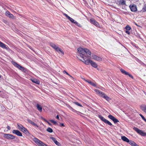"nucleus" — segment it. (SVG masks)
Returning a JSON list of instances; mask_svg holds the SVG:
<instances>
[{
    "label": "nucleus",
    "mask_w": 146,
    "mask_h": 146,
    "mask_svg": "<svg viewBox=\"0 0 146 146\" xmlns=\"http://www.w3.org/2000/svg\"><path fill=\"white\" fill-rule=\"evenodd\" d=\"M77 50L78 52L80 54V56L82 58L84 56L88 57L91 55V52L87 48H79Z\"/></svg>",
    "instance_id": "obj_1"
},
{
    "label": "nucleus",
    "mask_w": 146,
    "mask_h": 146,
    "mask_svg": "<svg viewBox=\"0 0 146 146\" xmlns=\"http://www.w3.org/2000/svg\"><path fill=\"white\" fill-rule=\"evenodd\" d=\"M94 91L99 96L103 97L107 101H109L110 100V98L106 94H105L104 92L98 89H95Z\"/></svg>",
    "instance_id": "obj_2"
},
{
    "label": "nucleus",
    "mask_w": 146,
    "mask_h": 146,
    "mask_svg": "<svg viewBox=\"0 0 146 146\" xmlns=\"http://www.w3.org/2000/svg\"><path fill=\"white\" fill-rule=\"evenodd\" d=\"M50 45L59 54H61L62 55H64V53L63 51L60 48H59L56 45L53 43H50Z\"/></svg>",
    "instance_id": "obj_3"
},
{
    "label": "nucleus",
    "mask_w": 146,
    "mask_h": 146,
    "mask_svg": "<svg viewBox=\"0 0 146 146\" xmlns=\"http://www.w3.org/2000/svg\"><path fill=\"white\" fill-rule=\"evenodd\" d=\"M33 140L34 141L38 146H48L46 144L43 143L40 140L34 137Z\"/></svg>",
    "instance_id": "obj_4"
},
{
    "label": "nucleus",
    "mask_w": 146,
    "mask_h": 146,
    "mask_svg": "<svg viewBox=\"0 0 146 146\" xmlns=\"http://www.w3.org/2000/svg\"><path fill=\"white\" fill-rule=\"evenodd\" d=\"M12 64L15 67H17L20 70L23 72H25L26 69H25L23 67H22L19 64L17 63L15 61H12Z\"/></svg>",
    "instance_id": "obj_5"
},
{
    "label": "nucleus",
    "mask_w": 146,
    "mask_h": 146,
    "mask_svg": "<svg viewBox=\"0 0 146 146\" xmlns=\"http://www.w3.org/2000/svg\"><path fill=\"white\" fill-rule=\"evenodd\" d=\"M17 127L19 129L26 134L29 133L27 129L24 127L21 124H17Z\"/></svg>",
    "instance_id": "obj_6"
},
{
    "label": "nucleus",
    "mask_w": 146,
    "mask_h": 146,
    "mask_svg": "<svg viewBox=\"0 0 146 146\" xmlns=\"http://www.w3.org/2000/svg\"><path fill=\"white\" fill-rule=\"evenodd\" d=\"M98 117L101 120L103 121L105 123L111 126H113V125H112L110 122L107 119H105L101 115H98Z\"/></svg>",
    "instance_id": "obj_7"
},
{
    "label": "nucleus",
    "mask_w": 146,
    "mask_h": 146,
    "mask_svg": "<svg viewBox=\"0 0 146 146\" xmlns=\"http://www.w3.org/2000/svg\"><path fill=\"white\" fill-rule=\"evenodd\" d=\"M4 137L7 139H15V137L13 135L9 134L3 133Z\"/></svg>",
    "instance_id": "obj_8"
},
{
    "label": "nucleus",
    "mask_w": 146,
    "mask_h": 146,
    "mask_svg": "<svg viewBox=\"0 0 146 146\" xmlns=\"http://www.w3.org/2000/svg\"><path fill=\"white\" fill-rule=\"evenodd\" d=\"M133 129L138 133L142 136H145L146 135V133L143 132L141 130L139 129L137 127H134L133 128Z\"/></svg>",
    "instance_id": "obj_9"
},
{
    "label": "nucleus",
    "mask_w": 146,
    "mask_h": 146,
    "mask_svg": "<svg viewBox=\"0 0 146 146\" xmlns=\"http://www.w3.org/2000/svg\"><path fill=\"white\" fill-rule=\"evenodd\" d=\"M120 70L123 74L126 75H128L130 77L133 79V77L129 73L126 71L124 69L122 68H121L120 69Z\"/></svg>",
    "instance_id": "obj_10"
},
{
    "label": "nucleus",
    "mask_w": 146,
    "mask_h": 146,
    "mask_svg": "<svg viewBox=\"0 0 146 146\" xmlns=\"http://www.w3.org/2000/svg\"><path fill=\"white\" fill-rule=\"evenodd\" d=\"M108 117L110 119L112 120L115 123H116L119 122V120L117 119L111 115H109Z\"/></svg>",
    "instance_id": "obj_11"
},
{
    "label": "nucleus",
    "mask_w": 146,
    "mask_h": 146,
    "mask_svg": "<svg viewBox=\"0 0 146 146\" xmlns=\"http://www.w3.org/2000/svg\"><path fill=\"white\" fill-rule=\"evenodd\" d=\"M82 58L83 59V60H82V59H80V60L84 62L86 64L88 65L89 64H91V62L92 61L91 60L89 59H87L85 60L84 57H83Z\"/></svg>",
    "instance_id": "obj_12"
},
{
    "label": "nucleus",
    "mask_w": 146,
    "mask_h": 146,
    "mask_svg": "<svg viewBox=\"0 0 146 146\" xmlns=\"http://www.w3.org/2000/svg\"><path fill=\"white\" fill-rule=\"evenodd\" d=\"M0 47L3 48L7 50H9V48L8 46L5 44L4 43L0 41Z\"/></svg>",
    "instance_id": "obj_13"
},
{
    "label": "nucleus",
    "mask_w": 146,
    "mask_h": 146,
    "mask_svg": "<svg viewBox=\"0 0 146 146\" xmlns=\"http://www.w3.org/2000/svg\"><path fill=\"white\" fill-rule=\"evenodd\" d=\"M129 7L131 11L132 12H135L137 11L136 6L135 5H130Z\"/></svg>",
    "instance_id": "obj_14"
},
{
    "label": "nucleus",
    "mask_w": 146,
    "mask_h": 146,
    "mask_svg": "<svg viewBox=\"0 0 146 146\" xmlns=\"http://www.w3.org/2000/svg\"><path fill=\"white\" fill-rule=\"evenodd\" d=\"M13 134H15L21 137L22 136V133L19 130H13L12 131Z\"/></svg>",
    "instance_id": "obj_15"
},
{
    "label": "nucleus",
    "mask_w": 146,
    "mask_h": 146,
    "mask_svg": "<svg viewBox=\"0 0 146 146\" xmlns=\"http://www.w3.org/2000/svg\"><path fill=\"white\" fill-rule=\"evenodd\" d=\"M5 15L6 16L9 17V18L14 19L15 18V17L12 14L10 13L8 11H7L5 12Z\"/></svg>",
    "instance_id": "obj_16"
},
{
    "label": "nucleus",
    "mask_w": 146,
    "mask_h": 146,
    "mask_svg": "<svg viewBox=\"0 0 146 146\" xmlns=\"http://www.w3.org/2000/svg\"><path fill=\"white\" fill-rule=\"evenodd\" d=\"M90 22L92 24H94L96 26H98L99 25L98 23L94 19L92 18L90 20Z\"/></svg>",
    "instance_id": "obj_17"
},
{
    "label": "nucleus",
    "mask_w": 146,
    "mask_h": 146,
    "mask_svg": "<svg viewBox=\"0 0 146 146\" xmlns=\"http://www.w3.org/2000/svg\"><path fill=\"white\" fill-rule=\"evenodd\" d=\"M92 59L98 61H101L102 60V59L100 57L95 55H92Z\"/></svg>",
    "instance_id": "obj_18"
},
{
    "label": "nucleus",
    "mask_w": 146,
    "mask_h": 146,
    "mask_svg": "<svg viewBox=\"0 0 146 146\" xmlns=\"http://www.w3.org/2000/svg\"><path fill=\"white\" fill-rule=\"evenodd\" d=\"M50 138L55 143L56 145L58 146L60 145V144L59 143V142L57 141L56 139L55 138L53 137H50Z\"/></svg>",
    "instance_id": "obj_19"
},
{
    "label": "nucleus",
    "mask_w": 146,
    "mask_h": 146,
    "mask_svg": "<svg viewBox=\"0 0 146 146\" xmlns=\"http://www.w3.org/2000/svg\"><path fill=\"white\" fill-rule=\"evenodd\" d=\"M119 4L121 5H126L125 1L124 0H120L118 1Z\"/></svg>",
    "instance_id": "obj_20"
},
{
    "label": "nucleus",
    "mask_w": 146,
    "mask_h": 146,
    "mask_svg": "<svg viewBox=\"0 0 146 146\" xmlns=\"http://www.w3.org/2000/svg\"><path fill=\"white\" fill-rule=\"evenodd\" d=\"M121 139L127 143L129 142V140L125 136H122L121 137Z\"/></svg>",
    "instance_id": "obj_21"
},
{
    "label": "nucleus",
    "mask_w": 146,
    "mask_h": 146,
    "mask_svg": "<svg viewBox=\"0 0 146 146\" xmlns=\"http://www.w3.org/2000/svg\"><path fill=\"white\" fill-rule=\"evenodd\" d=\"M91 64L93 67L96 68L98 67L97 64L94 62L92 60L91 62Z\"/></svg>",
    "instance_id": "obj_22"
},
{
    "label": "nucleus",
    "mask_w": 146,
    "mask_h": 146,
    "mask_svg": "<svg viewBox=\"0 0 146 146\" xmlns=\"http://www.w3.org/2000/svg\"><path fill=\"white\" fill-rule=\"evenodd\" d=\"M36 106L38 110L40 112H41L42 111V107L39 104H37L36 105Z\"/></svg>",
    "instance_id": "obj_23"
},
{
    "label": "nucleus",
    "mask_w": 146,
    "mask_h": 146,
    "mask_svg": "<svg viewBox=\"0 0 146 146\" xmlns=\"http://www.w3.org/2000/svg\"><path fill=\"white\" fill-rule=\"evenodd\" d=\"M141 108L143 111L146 113V105L141 106Z\"/></svg>",
    "instance_id": "obj_24"
},
{
    "label": "nucleus",
    "mask_w": 146,
    "mask_h": 146,
    "mask_svg": "<svg viewBox=\"0 0 146 146\" xmlns=\"http://www.w3.org/2000/svg\"><path fill=\"white\" fill-rule=\"evenodd\" d=\"M64 15L65 16V17L70 20V21H71L72 23H73V19L70 17L69 16H68L67 14H64Z\"/></svg>",
    "instance_id": "obj_25"
},
{
    "label": "nucleus",
    "mask_w": 146,
    "mask_h": 146,
    "mask_svg": "<svg viewBox=\"0 0 146 146\" xmlns=\"http://www.w3.org/2000/svg\"><path fill=\"white\" fill-rule=\"evenodd\" d=\"M32 82L34 83L39 84H40V81L36 79H34L31 80Z\"/></svg>",
    "instance_id": "obj_26"
},
{
    "label": "nucleus",
    "mask_w": 146,
    "mask_h": 146,
    "mask_svg": "<svg viewBox=\"0 0 146 146\" xmlns=\"http://www.w3.org/2000/svg\"><path fill=\"white\" fill-rule=\"evenodd\" d=\"M128 143L131 145L132 146H135V145H137V144L133 141L131 140L129 141V142Z\"/></svg>",
    "instance_id": "obj_27"
},
{
    "label": "nucleus",
    "mask_w": 146,
    "mask_h": 146,
    "mask_svg": "<svg viewBox=\"0 0 146 146\" xmlns=\"http://www.w3.org/2000/svg\"><path fill=\"white\" fill-rule=\"evenodd\" d=\"M74 24H75L76 25L79 27H81V25L80 24L78 23L74 20Z\"/></svg>",
    "instance_id": "obj_28"
},
{
    "label": "nucleus",
    "mask_w": 146,
    "mask_h": 146,
    "mask_svg": "<svg viewBox=\"0 0 146 146\" xmlns=\"http://www.w3.org/2000/svg\"><path fill=\"white\" fill-rule=\"evenodd\" d=\"M46 131L49 133H52L53 132L52 129L50 127H48Z\"/></svg>",
    "instance_id": "obj_29"
},
{
    "label": "nucleus",
    "mask_w": 146,
    "mask_h": 146,
    "mask_svg": "<svg viewBox=\"0 0 146 146\" xmlns=\"http://www.w3.org/2000/svg\"><path fill=\"white\" fill-rule=\"evenodd\" d=\"M74 103L78 106H79L81 107H82V106L81 104L77 102H74Z\"/></svg>",
    "instance_id": "obj_30"
},
{
    "label": "nucleus",
    "mask_w": 146,
    "mask_h": 146,
    "mask_svg": "<svg viewBox=\"0 0 146 146\" xmlns=\"http://www.w3.org/2000/svg\"><path fill=\"white\" fill-rule=\"evenodd\" d=\"M50 121L54 125H56L57 124V122L54 120L51 119L50 120Z\"/></svg>",
    "instance_id": "obj_31"
},
{
    "label": "nucleus",
    "mask_w": 146,
    "mask_h": 146,
    "mask_svg": "<svg viewBox=\"0 0 146 146\" xmlns=\"http://www.w3.org/2000/svg\"><path fill=\"white\" fill-rule=\"evenodd\" d=\"M89 84H90L91 85L95 87L96 86V84H95L94 83L91 82V81H90L89 82Z\"/></svg>",
    "instance_id": "obj_32"
},
{
    "label": "nucleus",
    "mask_w": 146,
    "mask_h": 146,
    "mask_svg": "<svg viewBox=\"0 0 146 146\" xmlns=\"http://www.w3.org/2000/svg\"><path fill=\"white\" fill-rule=\"evenodd\" d=\"M127 31H129L131 29V27L129 25H127L125 27Z\"/></svg>",
    "instance_id": "obj_33"
},
{
    "label": "nucleus",
    "mask_w": 146,
    "mask_h": 146,
    "mask_svg": "<svg viewBox=\"0 0 146 146\" xmlns=\"http://www.w3.org/2000/svg\"><path fill=\"white\" fill-rule=\"evenodd\" d=\"M140 116L141 117L142 119L144 121L146 120V119L141 114H139Z\"/></svg>",
    "instance_id": "obj_34"
},
{
    "label": "nucleus",
    "mask_w": 146,
    "mask_h": 146,
    "mask_svg": "<svg viewBox=\"0 0 146 146\" xmlns=\"http://www.w3.org/2000/svg\"><path fill=\"white\" fill-rule=\"evenodd\" d=\"M32 125H34V126H36V127H38V125L36 124L34 122H33V123H32Z\"/></svg>",
    "instance_id": "obj_35"
},
{
    "label": "nucleus",
    "mask_w": 146,
    "mask_h": 146,
    "mask_svg": "<svg viewBox=\"0 0 146 146\" xmlns=\"http://www.w3.org/2000/svg\"><path fill=\"white\" fill-rule=\"evenodd\" d=\"M15 138H16V139H14L15 140L14 141H15L18 142L19 141V139L17 137H15Z\"/></svg>",
    "instance_id": "obj_36"
},
{
    "label": "nucleus",
    "mask_w": 146,
    "mask_h": 146,
    "mask_svg": "<svg viewBox=\"0 0 146 146\" xmlns=\"http://www.w3.org/2000/svg\"><path fill=\"white\" fill-rule=\"evenodd\" d=\"M27 121L29 123L32 124V123H33V121H32L30 119H27Z\"/></svg>",
    "instance_id": "obj_37"
},
{
    "label": "nucleus",
    "mask_w": 146,
    "mask_h": 146,
    "mask_svg": "<svg viewBox=\"0 0 146 146\" xmlns=\"http://www.w3.org/2000/svg\"><path fill=\"white\" fill-rule=\"evenodd\" d=\"M27 121L29 123L32 124V123H33V121H32L30 119H27Z\"/></svg>",
    "instance_id": "obj_38"
},
{
    "label": "nucleus",
    "mask_w": 146,
    "mask_h": 146,
    "mask_svg": "<svg viewBox=\"0 0 146 146\" xmlns=\"http://www.w3.org/2000/svg\"><path fill=\"white\" fill-rule=\"evenodd\" d=\"M63 72L64 73H66V74L69 75V76H70V75L65 70H64V71H63Z\"/></svg>",
    "instance_id": "obj_39"
},
{
    "label": "nucleus",
    "mask_w": 146,
    "mask_h": 146,
    "mask_svg": "<svg viewBox=\"0 0 146 146\" xmlns=\"http://www.w3.org/2000/svg\"><path fill=\"white\" fill-rule=\"evenodd\" d=\"M143 11H146V6H145L143 9Z\"/></svg>",
    "instance_id": "obj_40"
},
{
    "label": "nucleus",
    "mask_w": 146,
    "mask_h": 146,
    "mask_svg": "<svg viewBox=\"0 0 146 146\" xmlns=\"http://www.w3.org/2000/svg\"><path fill=\"white\" fill-rule=\"evenodd\" d=\"M60 126L61 127H64L65 125L63 123H60Z\"/></svg>",
    "instance_id": "obj_41"
},
{
    "label": "nucleus",
    "mask_w": 146,
    "mask_h": 146,
    "mask_svg": "<svg viewBox=\"0 0 146 146\" xmlns=\"http://www.w3.org/2000/svg\"><path fill=\"white\" fill-rule=\"evenodd\" d=\"M125 33H126L127 34H128L129 35L130 34V32L129 31H127V30L126 31Z\"/></svg>",
    "instance_id": "obj_42"
},
{
    "label": "nucleus",
    "mask_w": 146,
    "mask_h": 146,
    "mask_svg": "<svg viewBox=\"0 0 146 146\" xmlns=\"http://www.w3.org/2000/svg\"><path fill=\"white\" fill-rule=\"evenodd\" d=\"M83 79L84 80V81H85L86 82H88V83H89V82L90 81L89 80H86V79H85L84 78Z\"/></svg>",
    "instance_id": "obj_43"
},
{
    "label": "nucleus",
    "mask_w": 146,
    "mask_h": 146,
    "mask_svg": "<svg viewBox=\"0 0 146 146\" xmlns=\"http://www.w3.org/2000/svg\"><path fill=\"white\" fill-rule=\"evenodd\" d=\"M7 128L8 130H10L11 129V127H10L9 126H8L7 127Z\"/></svg>",
    "instance_id": "obj_44"
},
{
    "label": "nucleus",
    "mask_w": 146,
    "mask_h": 146,
    "mask_svg": "<svg viewBox=\"0 0 146 146\" xmlns=\"http://www.w3.org/2000/svg\"><path fill=\"white\" fill-rule=\"evenodd\" d=\"M56 118L58 119H59V116L58 115H57L56 117Z\"/></svg>",
    "instance_id": "obj_45"
},
{
    "label": "nucleus",
    "mask_w": 146,
    "mask_h": 146,
    "mask_svg": "<svg viewBox=\"0 0 146 146\" xmlns=\"http://www.w3.org/2000/svg\"><path fill=\"white\" fill-rule=\"evenodd\" d=\"M47 121V123H48V124L49 125H51V124L50 123H49V122H48V121Z\"/></svg>",
    "instance_id": "obj_46"
},
{
    "label": "nucleus",
    "mask_w": 146,
    "mask_h": 146,
    "mask_svg": "<svg viewBox=\"0 0 146 146\" xmlns=\"http://www.w3.org/2000/svg\"><path fill=\"white\" fill-rule=\"evenodd\" d=\"M135 146H139L137 144V145L136 146V145H135Z\"/></svg>",
    "instance_id": "obj_47"
},
{
    "label": "nucleus",
    "mask_w": 146,
    "mask_h": 146,
    "mask_svg": "<svg viewBox=\"0 0 146 146\" xmlns=\"http://www.w3.org/2000/svg\"><path fill=\"white\" fill-rule=\"evenodd\" d=\"M74 111H76V110H74Z\"/></svg>",
    "instance_id": "obj_48"
},
{
    "label": "nucleus",
    "mask_w": 146,
    "mask_h": 146,
    "mask_svg": "<svg viewBox=\"0 0 146 146\" xmlns=\"http://www.w3.org/2000/svg\"><path fill=\"white\" fill-rule=\"evenodd\" d=\"M145 121L146 122V119L145 120Z\"/></svg>",
    "instance_id": "obj_49"
},
{
    "label": "nucleus",
    "mask_w": 146,
    "mask_h": 146,
    "mask_svg": "<svg viewBox=\"0 0 146 146\" xmlns=\"http://www.w3.org/2000/svg\"><path fill=\"white\" fill-rule=\"evenodd\" d=\"M135 25H137V24H135Z\"/></svg>",
    "instance_id": "obj_50"
},
{
    "label": "nucleus",
    "mask_w": 146,
    "mask_h": 146,
    "mask_svg": "<svg viewBox=\"0 0 146 146\" xmlns=\"http://www.w3.org/2000/svg\"><path fill=\"white\" fill-rule=\"evenodd\" d=\"M92 1H93V0H92Z\"/></svg>",
    "instance_id": "obj_51"
},
{
    "label": "nucleus",
    "mask_w": 146,
    "mask_h": 146,
    "mask_svg": "<svg viewBox=\"0 0 146 146\" xmlns=\"http://www.w3.org/2000/svg\"><path fill=\"white\" fill-rule=\"evenodd\" d=\"M1 92V91H0V92Z\"/></svg>",
    "instance_id": "obj_52"
}]
</instances>
